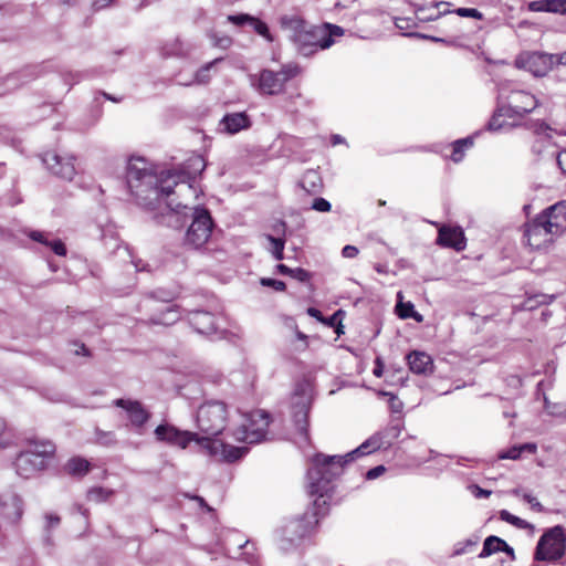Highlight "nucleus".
I'll return each instance as SVG.
<instances>
[{"mask_svg":"<svg viewBox=\"0 0 566 566\" xmlns=\"http://www.w3.org/2000/svg\"><path fill=\"white\" fill-rule=\"evenodd\" d=\"M400 434L399 426H391L384 431L377 432L363 442L355 450L345 455H325L317 453L312 459V467L307 471V489L311 495H317L314 501L315 506H327L325 495L331 490V483L338 478L344 470L345 464L357 457L367 455L381 448L391 446L392 440Z\"/></svg>","mask_w":566,"mask_h":566,"instance_id":"1","label":"nucleus"},{"mask_svg":"<svg viewBox=\"0 0 566 566\" xmlns=\"http://www.w3.org/2000/svg\"><path fill=\"white\" fill-rule=\"evenodd\" d=\"M126 179L130 193L135 197L137 203L146 209H158L163 202L170 211L177 213L187 208V205L180 202L174 205L172 201H167L174 188L178 185V177L170 171L161 172L158 176L143 158L133 157L129 159Z\"/></svg>","mask_w":566,"mask_h":566,"instance_id":"2","label":"nucleus"},{"mask_svg":"<svg viewBox=\"0 0 566 566\" xmlns=\"http://www.w3.org/2000/svg\"><path fill=\"white\" fill-rule=\"evenodd\" d=\"M280 22L297 52L304 56H311L318 50L331 48L335 36L344 35V29L339 25L324 23L321 27H314L298 15H284Z\"/></svg>","mask_w":566,"mask_h":566,"instance_id":"3","label":"nucleus"},{"mask_svg":"<svg viewBox=\"0 0 566 566\" xmlns=\"http://www.w3.org/2000/svg\"><path fill=\"white\" fill-rule=\"evenodd\" d=\"M154 434L157 441L167 443L171 447L187 449L190 442H197L209 455L219 457L226 462H234L243 458L249 449L247 447H234L222 440H211L208 437H201L199 433L188 430H180L177 427L164 422L156 427Z\"/></svg>","mask_w":566,"mask_h":566,"instance_id":"4","label":"nucleus"},{"mask_svg":"<svg viewBox=\"0 0 566 566\" xmlns=\"http://www.w3.org/2000/svg\"><path fill=\"white\" fill-rule=\"evenodd\" d=\"M56 447L49 439H28L25 449L20 451L13 462L15 473L30 479L46 470L55 455Z\"/></svg>","mask_w":566,"mask_h":566,"instance_id":"5","label":"nucleus"},{"mask_svg":"<svg viewBox=\"0 0 566 566\" xmlns=\"http://www.w3.org/2000/svg\"><path fill=\"white\" fill-rule=\"evenodd\" d=\"M327 507L315 506L307 510L303 516L290 520L281 530V548L289 551L311 535L316 525L318 524L319 516L326 513Z\"/></svg>","mask_w":566,"mask_h":566,"instance_id":"6","label":"nucleus"},{"mask_svg":"<svg viewBox=\"0 0 566 566\" xmlns=\"http://www.w3.org/2000/svg\"><path fill=\"white\" fill-rule=\"evenodd\" d=\"M229 411L223 401L208 400L197 411V426L205 437H217L223 432L228 423Z\"/></svg>","mask_w":566,"mask_h":566,"instance_id":"7","label":"nucleus"},{"mask_svg":"<svg viewBox=\"0 0 566 566\" xmlns=\"http://www.w3.org/2000/svg\"><path fill=\"white\" fill-rule=\"evenodd\" d=\"M566 552V528L562 525L546 530L539 537L534 558L536 560L556 562Z\"/></svg>","mask_w":566,"mask_h":566,"instance_id":"8","label":"nucleus"},{"mask_svg":"<svg viewBox=\"0 0 566 566\" xmlns=\"http://www.w3.org/2000/svg\"><path fill=\"white\" fill-rule=\"evenodd\" d=\"M213 228V221L209 211L196 207L192 212V221L188 227L184 244L191 249H200L209 241Z\"/></svg>","mask_w":566,"mask_h":566,"instance_id":"9","label":"nucleus"},{"mask_svg":"<svg viewBox=\"0 0 566 566\" xmlns=\"http://www.w3.org/2000/svg\"><path fill=\"white\" fill-rule=\"evenodd\" d=\"M269 424V415L262 410H256L251 412L247 419V423L233 430L231 436L237 442H245L249 444L260 443L266 437Z\"/></svg>","mask_w":566,"mask_h":566,"instance_id":"10","label":"nucleus"},{"mask_svg":"<svg viewBox=\"0 0 566 566\" xmlns=\"http://www.w3.org/2000/svg\"><path fill=\"white\" fill-rule=\"evenodd\" d=\"M500 97L506 101L505 104L501 105L500 112H506L507 117H522L533 112L538 105L534 95L522 90H513L507 96H503V93H501Z\"/></svg>","mask_w":566,"mask_h":566,"instance_id":"11","label":"nucleus"},{"mask_svg":"<svg viewBox=\"0 0 566 566\" xmlns=\"http://www.w3.org/2000/svg\"><path fill=\"white\" fill-rule=\"evenodd\" d=\"M517 67L524 69L535 76H544L556 64V55L543 52L520 54L515 61Z\"/></svg>","mask_w":566,"mask_h":566,"instance_id":"12","label":"nucleus"},{"mask_svg":"<svg viewBox=\"0 0 566 566\" xmlns=\"http://www.w3.org/2000/svg\"><path fill=\"white\" fill-rule=\"evenodd\" d=\"M42 161L53 175L62 179L72 180L76 175L75 157L73 155L46 151L42 156Z\"/></svg>","mask_w":566,"mask_h":566,"instance_id":"13","label":"nucleus"},{"mask_svg":"<svg viewBox=\"0 0 566 566\" xmlns=\"http://www.w3.org/2000/svg\"><path fill=\"white\" fill-rule=\"evenodd\" d=\"M524 237L532 249L545 248L557 238L542 220H538V216L525 226Z\"/></svg>","mask_w":566,"mask_h":566,"instance_id":"14","label":"nucleus"},{"mask_svg":"<svg viewBox=\"0 0 566 566\" xmlns=\"http://www.w3.org/2000/svg\"><path fill=\"white\" fill-rule=\"evenodd\" d=\"M23 514L22 500L13 491L0 494V517L7 525L19 523Z\"/></svg>","mask_w":566,"mask_h":566,"instance_id":"15","label":"nucleus"},{"mask_svg":"<svg viewBox=\"0 0 566 566\" xmlns=\"http://www.w3.org/2000/svg\"><path fill=\"white\" fill-rule=\"evenodd\" d=\"M251 83L265 95H279L285 90L281 75L272 70H262L259 75L251 76Z\"/></svg>","mask_w":566,"mask_h":566,"instance_id":"16","label":"nucleus"},{"mask_svg":"<svg viewBox=\"0 0 566 566\" xmlns=\"http://www.w3.org/2000/svg\"><path fill=\"white\" fill-rule=\"evenodd\" d=\"M538 220H542L556 237L560 235L566 230V202L548 207L538 214Z\"/></svg>","mask_w":566,"mask_h":566,"instance_id":"17","label":"nucleus"},{"mask_svg":"<svg viewBox=\"0 0 566 566\" xmlns=\"http://www.w3.org/2000/svg\"><path fill=\"white\" fill-rule=\"evenodd\" d=\"M310 405V397L305 392L296 390L292 397V416L296 428L305 439L307 438V416Z\"/></svg>","mask_w":566,"mask_h":566,"instance_id":"18","label":"nucleus"},{"mask_svg":"<svg viewBox=\"0 0 566 566\" xmlns=\"http://www.w3.org/2000/svg\"><path fill=\"white\" fill-rule=\"evenodd\" d=\"M114 403L127 412L130 423L136 428H142L150 418V413L137 400L116 399Z\"/></svg>","mask_w":566,"mask_h":566,"instance_id":"19","label":"nucleus"},{"mask_svg":"<svg viewBox=\"0 0 566 566\" xmlns=\"http://www.w3.org/2000/svg\"><path fill=\"white\" fill-rule=\"evenodd\" d=\"M437 243L462 251L465 248L464 233L460 227L443 226L439 229Z\"/></svg>","mask_w":566,"mask_h":566,"instance_id":"20","label":"nucleus"},{"mask_svg":"<svg viewBox=\"0 0 566 566\" xmlns=\"http://www.w3.org/2000/svg\"><path fill=\"white\" fill-rule=\"evenodd\" d=\"M407 363L409 369L417 375L429 376L434 370V364L432 357L419 350H413L407 355Z\"/></svg>","mask_w":566,"mask_h":566,"instance_id":"21","label":"nucleus"},{"mask_svg":"<svg viewBox=\"0 0 566 566\" xmlns=\"http://www.w3.org/2000/svg\"><path fill=\"white\" fill-rule=\"evenodd\" d=\"M189 323L193 329L202 335H210L218 329L216 317L205 311H195L189 316Z\"/></svg>","mask_w":566,"mask_h":566,"instance_id":"22","label":"nucleus"},{"mask_svg":"<svg viewBox=\"0 0 566 566\" xmlns=\"http://www.w3.org/2000/svg\"><path fill=\"white\" fill-rule=\"evenodd\" d=\"M220 126L226 133L233 135L243 129H248L251 126V120L243 112L230 113L222 117Z\"/></svg>","mask_w":566,"mask_h":566,"instance_id":"23","label":"nucleus"},{"mask_svg":"<svg viewBox=\"0 0 566 566\" xmlns=\"http://www.w3.org/2000/svg\"><path fill=\"white\" fill-rule=\"evenodd\" d=\"M499 552H504L507 555H510L512 559H514L513 547H511L504 539L495 535H491L485 538L483 543V548L478 555V557L485 558Z\"/></svg>","mask_w":566,"mask_h":566,"instance_id":"24","label":"nucleus"},{"mask_svg":"<svg viewBox=\"0 0 566 566\" xmlns=\"http://www.w3.org/2000/svg\"><path fill=\"white\" fill-rule=\"evenodd\" d=\"M537 452V444L535 442H526L515 444L509 449L501 450L497 458L501 460H520L523 454H535Z\"/></svg>","mask_w":566,"mask_h":566,"instance_id":"25","label":"nucleus"},{"mask_svg":"<svg viewBox=\"0 0 566 566\" xmlns=\"http://www.w3.org/2000/svg\"><path fill=\"white\" fill-rule=\"evenodd\" d=\"M533 12L566 13V0H535L528 3Z\"/></svg>","mask_w":566,"mask_h":566,"instance_id":"26","label":"nucleus"},{"mask_svg":"<svg viewBox=\"0 0 566 566\" xmlns=\"http://www.w3.org/2000/svg\"><path fill=\"white\" fill-rule=\"evenodd\" d=\"M29 237L48 248H50L56 255L59 256H65L66 255V247L60 239H49V234L41 231H32Z\"/></svg>","mask_w":566,"mask_h":566,"instance_id":"27","label":"nucleus"},{"mask_svg":"<svg viewBox=\"0 0 566 566\" xmlns=\"http://www.w3.org/2000/svg\"><path fill=\"white\" fill-rule=\"evenodd\" d=\"M179 318L180 312L176 305H165V307L160 310V314L150 317L149 322L154 325L169 326L179 321Z\"/></svg>","mask_w":566,"mask_h":566,"instance_id":"28","label":"nucleus"},{"mask_svg":"<svg viewBox=\"0 0 566 566\" xmlns=\"http://www.w3.org/2000/svg\"><path fill=\"white\" fill-rule=\"evenodd\" d=\"M301 186L307 193H317L321 191L323 184L316 171L308 170L304 174Z\"/></svg>","mask_w":566,"mask_h":566,"instance_id":"29","label":"nucleus"},{"mask_svg":"<svg viewBox=\"0 0 566 566\" xmlns=\"http://www.w3.org/2000/svg\"><path fill=\"white\" fill-rule=\"evenodd\" d=\"M474 144L473 137L469 136L465 138L458 139L452 144L451 160L453 163H460L464 158L465 150L470 149Z\"/></svg>","mask_w":566,"mask_h":566,"instance_id":"30","label":"nucleus"},{"mask_svg":"<svg viewBox=\"0 0 566 566\" xmlns=\"http://www.w3.org/2000/svg\"><path fill=\"white\" fill-rule=\"evenodd\" d=\"M65 470L73 476H83L88 472L90 463L83 458L75 457L67 461Z\"/></svg>","mask_w":566,"mask_h":566,"instance_id":"31","label":"nucleus"},{"mask_svg":"<svg viewBox=\"0 0 566 566\" xmlns=\"http://www.w3.org/2000/svg\"><path fill=\"white\" fill-rule=\"evenodd\" d=\"M229 544H235L239 551H242L240 555L247 556V562L252 563L254 560V545L248 539H242L239 534H233L229 539Z\"/></svg>","mask_w":566,"mask_h":566,"instance_id":"32","label":"nucleus"},{"mask_svg":"<svg viewBox=\"0 0 566 566\" xmlns=\"http://www.w3.org/2000/svg\"><path fill=\"white\" fill-rule=\"evenodd\" d=\"M161 50L163 54L166 56H186L189 53L190 48L179 39H175L174 41L166 43Z\"/></svg>","mask_w":566,"mask_h":566,"instance_id":"33","label":"nucleus"},{"mask_svg":"<svg viewBox=\"0 0 566 566\" xmlns=\"http://www.w3.org/2000/svg\"><path fill=\"white\" fill-rule=\"evenodd\" d=\"M396 312L402 319L413 318L418 323L423 322V316L415 310V305L411 302H399L396 306Z\"/></svg>","mask_w":566,"mask_h":566,"instance_id":"34","label":"nucleus"},{"mask_svg":"<svg viewBox=\"0 0 566 566\" xmlns=\"http://www.w3.org/2000/svg\"><path fill=\"white\" fill-rule=\"evenodd\" d=\"M276 270L281 274L289 275L293 279H296L300 282H307L311 277V274L306 270L302 268L291 269L283 263L277 264Z\"/></svg>","mask_w":566,"mask_h":566,"instance_id":"35","label":"nucleus"},{"mask_svg":"<svg viewBox=\"0 0 566 566\" xmlns=\"http://www.w3.org/2000/svg\"><path fill=\"white\" fill-rule=\"evenodd\" d=\"M478 543V536H472L470 538L455 543L453 546L452 556H460L473 552Z\"/></svg>","mask_w":566,"mask_h":566,"instance_id":"36","label":"nucleus"},{"mask_svg":"<svg viewBox=\"0 0 566 566\" xmlns=\"http://www.w3.org/2000/svg\"><path fill=\"white\" fill-rule=\"evenodd\" d=\"M500 518L520 530H533L534 528V526L531 523H528L527 521H525L516 515H513L512 513H510L506 510L500 511Z\"/></svg>","mask_w":566,"mask_h":566,"instance_id":"37","label":"nucleus"},{"mask_svg":"<svg viewBox=\"0 0 566 566\" xmlns=\"http://www.w3.org/2000/svg\"><path fill=\"white\" fill-rule=\"evenodd\" d=\"M220 60L219 59H216L214 61L210 62V63H207L206 65H203L201 69H199L195 76H193V80L190 81V82H185L182 83L184 85H191V84H206L209 82V71L210 69L212 67V65L217 62H219Z\"/></svg>","mask_w":566,"mask_h":566,"instance_id":"38","label":"nucleus"},{"mask_svg":"<svg viewBox=\"0 0 566 566\" xmlns=\"http://www.w3.org/2000/svg\"><path fill=\"white\" fill-rule=\"evenodd\" d=\"M301 73V67L296 63H287L282 65L277 74L281 75V80L284 84L297 76Z\"/></svg>","mask_w":566,"mask_h":566,"instance_id":"39","label":"nucleus"},{"mask_svg":"<svg viewBox=\"0 0 566 566\" xmlns=\"http://www.w3.org/2000/svg\"><path fill=\"white\" fill-rule=\"evenodd\" d=\"M266 239L269 240V242L271 243L272 248L270 249L273 258L277 261H281L283 260L284 258V240L280 239V238H274L270 234L266 235Z\"/></svg>","mask_w":566,"mask_h":566,"instance_id":"40","label":"nucleus"},{"mask_svg":"<svg viewBox=\"0 0 566 566\" xmlns=\"http://www.w3.org/2000/svg\"><path fill=\"white\" fill-rule=\"evenodd\" d=\"M513 494L516 495V496H521L525 502H527L531 505V507L534 511H536V512H543L544 511L543 505L531 493L522 492L520 489H515V490H513Z\"/></svg>","mask_w":566,"mask_h":566,"instance_id":"41","label":"nucleus"},{"mask_svg":"<svg viewBox=\"0 0 566 566\" xmlns=\"http://www.w3.org/2000/svg\"><path fill=\"white\" fill-rule=\"evenodd\" d=\"M501 105L497 106L494 115L489 122V129L493 132L500 130L504 126V122L501 119L503 116H507L506 112H500Z\"/></svg>","mask_w":566,"mask_h":566,"instance_id":"42","label":"nucleus"},{"mask_svg":"<svg viewBox=\"0 0 566 566\" xmlns=\"http://www.w3.org/2000/svg\"><path fill=\"white\" fill-rule=\"evenodd\" d=\"M112 494L111 491L104 490L103 488H93L87 492L90 501L103 502Z\"/></svg>","mask_w":566,"mask_h":566,"instance_id":"43","label":"nucleus"},{"mask_svg":"<svg viewBox=\"0 0 566 566\" xmlns=\"http://www.w3.org/2000/svg\"><path fill=\"white\" fill-rule=\"evenodd\" d=\"M13 443L12 436L6 431V422L0 419V449H7Z\"/></svg>","mask_w":566,"mask_h":566,"instance_id":"44","label":"nucleus"},{"mask_svg":"<svg viewBox=\"0 0 566 566\" xmlns=\"http://www.w3.org/2000/svg\"><path fill=\"white\" fill-rule=\"evenodd\" d=\"M455 13L463 18H474L478 20L483 19V14L478 9L474 8H458L455 10Z\"/></svg>","mask_w":566,"mask_h":566,"instance_id":"45","label":"nucleus"},{"mask_svg":"<svg viewBox=\"0 0 566 566\" xmlns=\"http://www.w3.org/2000/svg\"><path fill=\"white\" fill-rule=\"evenodd\" d=\"M312 209L319 212H328L332 209V205L326 199L318 197L313 200Z\"/></svg>","mask_w":566,"mask_h":566,"instance_id":"46","label":"nucleus"},{"mask_svg":"<svg viewBox=\"0 0 566 566\" xmlns=\"http://www.w3.org/2000/svg\"><path fill=\"white\" fill-rule=\"evenodd\" d=\"M250 25L254 29L256 33H259L262 36L270 38L269 28L268 25L262 22L261 20L253 17Z\"/></svg>","mask_w":566,"mask_h":566,"instance_id":"47","label":"nucleus"},{"mask_svg":"<svg viewBox=\"0 0 566 566\" xmlns=\"http://www.w3.org/2000/svg\"><path fill=\"white\" fill-rule=\"evenodd\" d=\"M260 283L263 286L273 287L276 291H284L285 290V283L283 281H280V280L263 277V279H261Z\"/></svg>","mask_w":566,"mask_h":566,"instance_id":"48","label":"nucleus"},{"mask_svg":"<svg viewBox=\"0 0 566 566\" xmlns=\"http://www.w3.org/2000/svg\"><path fill=\"white\" fill-rule=\"evenodd\" d=\"M252 19H253V17H251L249 14H244V13L228 17V20L235 25H243L245 23L250 24Z\"/></svg>","mask_w":566,"mask_h":566,"instance_id":"49","label":"nucleus"},{"mask_svg":"<svg viewBox=\"0 0 566 566\" xmlns=\"http://www.w3.org/2000/svg\"><path fill=\"white\" fill-rule=\"evenodd\" d=\"M388 402L392 412H400L403 408L402 401L396 395H390Z\"/></svg>","mask_w":566,"mask_h":566,"instance_id":"50","label":"nucleus"},{"mask_svg":"<svg viewBox=\"0 0 566 566\" xmlns=\"http://www.w3.org/2000/svg\"><path fill=\"white\" fill-rule=\"evenodd\" d=\"M60 524V517L57 515L48 514L45 515V530L49 532L52 528L57 527Z\"/></svg>","mask_w":566,"mask_h":566,"instance_id":"51","label":"nucleus"},{"mask_svg":"<svg viewBox=\"0 0 566 566\" xmlns=\"http://www.w3.org/2000/svg\"><path fill=\"white\" fill-rule=\"evenodd\" d=\"M385 471H386V468L384 465H377V467H375V468H373V469L367 471L366 479L367 480H375L378 476H380Z\"/></svg>","mask_w":566,"mask_h":566,"instance_id":"52","label":"nucleus"},{"mask_svg":"<svg viewBox=\"0 0 566 566\" xmlns=\"http://www.w3.org/2000/svg\"><path fill=\"white\" fill-rule=\"evenodd\" d=\"M359 251L355 245H345L342 250V255L346 259H353L358 255Z\"/></svg>","mask_w":566,"mask_h":566,"instance_id":"53","label":"nucleus"},{"mask_svg":"<svg viewBox=\"0 0 566 566\" xmlns=\"http://www.w3.org/2000/svg\"><path fill=\"white\" fill-rule=\"evenodd\" d=\"M557 165L560 170L566 174V150L558 151L556 154Z\"/></svg>","mask_w":566,"mask_h":566,"instance_id":"54","label":"nucleus"},{"mask_svg":"<svg viewBox=\"0 0 566 566\" xmlns=\"http://www.w3.org/2000/svg\"><path fill=\"white\" fill-rule=\"evenodd\" d=\"M534 298L537 304H549L555 300V295L537 294Z\"/></svg>","mask_w":566,"mask_h":566,"instance_id":"55","label":"nucleus"},{"mask_svg":"<svg viewBox=\"0 0 566 566\" xmlns=\"http://www.w3.org/2000/svg\"><path fill=\"white\" fill-rule=\"evenodd\" d=\"M545 144H549V140L544 137H539L533 145V151L536 153L537 155H539L542 153Z\"/></svg>","mask_w":566,"mask_h":566,"instance_id":"56","label":"nucleus"},{"mask_svg":"<svg viewBox=\"0 0 566 566\" xmlns=\"http://www.w3.org/2000/svg\"><path fill=\"white\" fill-rule=\"evenodd\" d=\"M472 489H473V494L478 499L489 497L491 495V491L484 490V489L480 488L479 485H473Z\"/></svg>","mask_w":566,"mask_h":566,"instance_id":"57","label":"nucleus"},{"mask_svg":"<svg viewBox=\"0 0 566 566\" xmlns=\"http://www.w3.org/2000/svg\"><path fill=\"white\" fill-rule=\"evenodd\" d=\"M112 3V0H95L93 6L95 9L99 10L108 7Z\"/></svg>","mask_w":566,"mask_h":566,"instance_id":"58","label":"nucleus"},{"mask_svg":"<svg viewBox=\"0 0 566 566\" xmlns=\"http://www.w3.org/2000/svg\"><path fill=\"white\" fill-rule=\"evenodd\" d=\"M295 336L298 340L303 342L302 349H305L307 347V336L298 329L295 331Z\"/></svg>","mask_w":566,"mask_h":566,"instance_id":"59","label":"nucleus"},{"mask_svg":"<svg viewBox=\"0 0 566 566\" xmlns=\"http://www.w3.org/2000/svg\"><path fill=\"white\" fill-rule=\"evenodd\" d=\"M382 369H384V366H382V364H381L380 359L378 358V359L376 360V366H375V368H374L373 373H374V375H375L376 377H381V375H382Z\"/></svg>","mask_w":566,"mask_h":566,"instance_id":"60","label":"nucleus"},{"mask_svg":"<svg viewBox=\"0 0 566 566\" xmlns=\"http://www.w3.org/2000/svg\"><path fill=\"white\" fill-rule=\"evenodd\" d=\"M136 271H148V264L143 263L142 260L133 261Z\"/></svg>","mask_w":566,"mask_h":566,"instance_id":"61","label":"nucleus"},{"mask_svg":"<svg viewBox=\"0 0 566 566\" xmlns=\"http://www.w3.org/2000/svg\"><path fill=\"white\" fill-rule=\"evenodd\" d=\"M556 63L566 65V51L562 54L556 55Z\"/></svg>","mask_w":566,"mask_h":566,"instance_id":"62","label":"nucleus"},{"mask_svg":"<svg viewBox=\"0 0 566 566\" xmlns=\"http://www.w3.org/2000/svg\"><path fill=\"white\" fill-rule=\"evenodd\" d=\"M307 314H308L310 316H312V317H316V318H319V316H321V312H319L318 310L314 308V307H310V308L307 310Z\"/></svg>","mask_w":566,"mask_h":566,"instance_id":"63","label":"nucleus"},{"mask_svg":"<svg viewBox=\"0 0 566 566\" xmlns=\"http://www.w3.org/2000/svg\"><path fill=\"white\" fill-rule=\"evenodd\" d=\"M344 142H345V139L340 135H333V137H332V144L333 145H338V144H342Z\"/></svg>","mask_w":566,"mask_h":566,"instance_id":"64","label":"nucleus"}]
</instances>
